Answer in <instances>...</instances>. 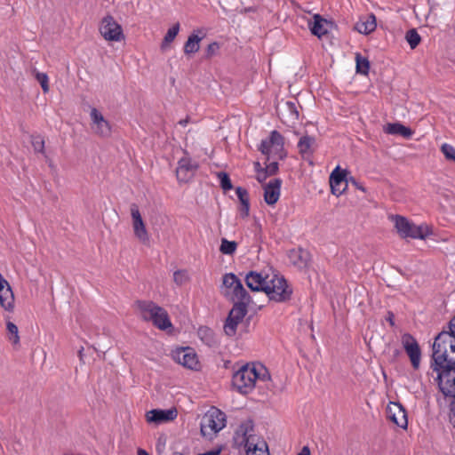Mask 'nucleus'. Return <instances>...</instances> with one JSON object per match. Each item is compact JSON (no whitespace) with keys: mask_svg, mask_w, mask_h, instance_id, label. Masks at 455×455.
Masks as SVG:
<instances>
[{"mask_svg":"<svg viewBox=\"0 0 455 455\" xmlns=\"http://www.w3.org/2000/svg\"><path fill=\"white\" fill-rule=\"evenodd\" d=\"M433 370L455 363V338L448 331H443L435 339L432 355Z\"/></svg>","mask_w":455,"mask_h":455,"instance_id":"nucleus-2","label":"nucleus"},{"mask_svg":"<svg viewBox=\"0 0 455 455\" xmlns=\"http://www.w3.org/2000/svg\"><path fill=\"white\" fill-rule=\"evenodd\" d=\"M297 455H310V450L307 446H304Z\"/></svg>","mask_w":455,"mask_h":455,"instance_id":"nucleus-50","label":"nucleus"},{"mask_svg":"<svg viewBox=\"0 0 455 455\" xmlns=\"http://www.w3.org/2000/svg\"><path fill=\"white\" fill-rule=\"evenodd\" d=\"M188 278V273L185 270H177L173 274V280L178 285H182Z\"/></svg>","mask_w":455,"mask_h":455,"instance_id":"nucleus-42","label":"nucleus"},{"mask_svg":"<svg viewBox=\"0 0 455 455\" xmlns=\"http://www.w3.org/2000/svg\"><path fill=\"white\" fill-rule=\"evenodd\" d=\"M283 145L284 140L283 135L277 131H272L267 139L262 140L259 150L263 155H271L275 154L279 156V158L283 157Z\"/></svg>","mask_w":455,"mask_h":455,"instance_id":"nucleus-11","label":"nucleus"},{"mask_svg":"<svg viewBox=\"0 0 455 455\" xmlns=\"http://www.w3.org/2000/svg\"><path fill=\"white\" fill-rule=\"evenodd\" d=\"M226 415L220 410L212 407L202 418L201 434L203 436L212 439L226 426Z\"/></svg>","mask_w":455,"mask_h":455,"instance_id":"nucleus-6","label":"nucleus"},{"mask_svg":"<svg viewBox=\"0 0 455 455\" xmlns=\"http://www.w3.org/2000/svg\"><path fill=\"white\" fill-rule=\"evenodd\" d=\"M389 219L394 222L395 228L402 238L424 239L428 235L427 228L413 224L403 216L391 215Z\"/></svg>","mask_w":455,"mask_h":455,"instance_id":"nucleus-7","label":"nucleus"},{"mask_svg":"<svg viewBox=\"0 0 455 455\" xmlns=\"http://www.w3.org/2000/svg\"><path fill=\"white\" fill-rule=\"evenodd\" d=\"M238 281L240 280L233 273H228L223 275V285L228 289H232Z\"/></svg>","mask_w":455,"mask_h":455,"instance_id":"nucleus-39","label":"nucleus"},{"mask_svg":"<svg viewBox=\"0 0 455 455\" xmlns=\"http://www.w3.org/2000/svg\"><path fill=\"white\" fill-rule=\"evenodd\" d=\"M199 339L207 346L212 347L216 344L213 331L207 326H200L197 331Z\"/></svg>","mask_w":455,"mask_h":455,"instance_id":"nucleus-29","label":"nucleus"},{"mask_svg":"<svg viewBox=\"0 0 455 455\" xmlns=\"http://www.w3.org/2000/svg\"><path fill=\"white\" fill-rule=\"evenodd\" d=\"M441 151L447 159L455 161V148L453 146L443 143L441 147Z\"/></svg>","mask_w":455,"mask_h":455,"instance_id":"nucleus-41","label":"nucleus"},{"mask_svg":"<svg viewBox=\"0 0 455 455\" xmlns=\"http://www.w3.org/2000/svg\"><path fill=\"white\" fill-rule=\"evenodd\" d=\"M356 72L362 75H368L370 70V62L367 58L363 57L360 53L355 55Z\"/></svg>","mask_w":455,"mask_h":455,"instance_id":"nucleus-32","label":"nucleus"},{"mask_svg":"<svg viewBox=\"0 0 455 455\" xmlns=\"http://www.w3.org/2000/svg\"><path fill=\"white\" fill-rule=\"evenodd\" d=\"M235 194L241 203V204H250L249 203V194L246 189L237 187L235 189Z\"/></svg>","mask_w":455,"mask_h":455,"instance_id":"nucleus-43","label":"nucleus"},{"mask_svg":"<svg viewBox=\"0 0 455 455\" xmlns=\"http://www.w3.org/2000/svg\"><path fill=\"white\" fill-rule=\"evenodd\" d=\"M286 106H287V108H288V110H289L292 115H294L296 117H298V116H299V112H298V110H297V108H296V105H295V103L291 102V101H288V102H286Z\"/></svg>","mask_w":455,"mask_h":455,"instance_id":"nucleus-46","label":"nucleus"},{"mask_svg":"<svg viewBox=\"0 0 455 455\" xmlns=\"http://www.w3.org/2000/svg\"><path fill=\"white\" fill-rule=\"evenodd\" d=\"M278 170V164L276 162H272L270 163L267 168H266V172H268L269 174H274L275 173V172Z\"/></svg>","mask_w":455,"mask_h":455,"instance_id":"nucleus-44","label":"nucleus"},{"mask_svg":"<svg viewBox=\"0 0 455 455\" xmlns=\"http://www.w3.org/2000/svg\"><path fill=\"white\" fill-rule=\"evenodd\" d=\"M387 418L397 427L405 429L408 426L407 414L399 403H391L387 410Z\"/></svg>","mask_w":455,"mask_h":455,"instance_id":"nucleus-20","label":"nucleus"},{"mask_svg":"<svg viewBox=\"0 0 455 455\" xmlns=\"http://www.w3.org/2000/svg\"><path fill=\"white\" fill-rule=\"evenodd\" d=\"M220 49V44L218 42H212L210 44H208L206 50H205V57L207 59H211L213 56H216Z\"/></svg>","mask_w":455,"mask_h":455,"instance_id":"nucleus-40","label":"nucleus"},{"mask_svg":"<svg viewBox=\"0 0 455 455\" xmlns=\"http://www.w3.org/2000/svg\"><path fill=\"white\" fill-rule=\"evenodd\" d=\"M452 397L454 398V400L452 401V403L451 404V411L453 413V415L455 416V395Z\"/></svg>","mask_w":455,"mask_h":455,"instance_id":"nucleus-51","label":"nucleus"},{"mask_svg":"<svg viewBox=\"0 0 455 455\" xmlns=\"http://www.w3.org/2000/svg\"><path fill=\"white\" fill-rule=\"evenodd\" d=\"M253 433L251 421L242 423L233 437L235 445L237 448H243L247 455H269L267 443L264 441L256 443L258 437Z\"/></svg>","mask_w":455,"mask_h":455,"instance_id":"nucleus-3","label":"nucleus"},{"mask_svg":"<svg viewBox=\"0 0 455 455\" xmlns=\"http://www.w3.org/2000/svg\"><path fill=\"white\" fill-rule=\"evenodd\" d=\"M269 274L250 271L245 275V283L252 291H264L267 288V279Z\"/></svg>","mask_w":455,"mask_h":455,"instance_id":"nucleus-21","label":"nucleus"},{"mask_svg":"<svg viewBox=\"0 0 455 455\" xmlns=\"http://www.w3.org/2000/svg\"><path fill=\"white\" fill-rule=\"evenodd\" d=\"M325 21L319 14L314 15L313 23H309L311 33L319 38L327 34V29L324 27Z\"/></svg>","mask_w":455,"mask_h":455,"instance_id":"nucleus-27","label":"nucleus"},{"mask_svg":"<svg viewBox=\"0 0 455 455\" xmlns=\"http://www.w3.org/2000/svg\"><path fill=\"white\" fill-rule=\"evenodd\" d=\"M448 331L455 338V316L450 322Z\"/></svg>","mask_w":455,"mask_h":455,"instance_id":"nucleus-49","label":"nucleus"},{"mask_svg":"<svg viewBox=\"0 0 455 455\" xmlns=\"http://www.w3.org/2000/svg\"><path fill=\"white\" fill-rule=\"evenodd\" d=\"M204 35L201 30L193 32L184 44L185 54H193L199 51L200 42L204 39Z\"/></svg>","mask_w":455,"mask_h":455,"instance_id":"nucleus-24","label":"nucleus"},{"mask_svg":"<svg viewBox=\"0 0 455 455\" xmlns=\"http://www.w3.org/2000/svg\"><path fill=\"white\" fill-rule=\"evenodd\" d=\"M251 301L234 302L228 316L224 324V331L228 336H234L239 323L243 321L247 314V307Z\"/></svg>","mask_w":455,"mask_h":455,"instance_id":"nucleus-8","label":"nucleus"},{"mask_svg":"<svg viewBox=\"0 0 455 455\" xmlns=\"http://www.w3.org/2000/svg\"><path fill=\"white\" fill-rule=\"evenodd\" d=\"M348 172L341 169L339 165L336 166L330 175V185L331 193L337 196H341L347 188Z\"/></svg>","mask_w":455,"mask_h":455,"instance_id":"nucleus-14","label":"nucleus"},{"mask_svg":"<svg viewBox=\"0 0 455 455\" xmlns=\"http://www.w3.org/2000/svg\"><path fill=\"white\" fill-rule=\"evenodd\" d=\"M281 184L280 179H274L264 187V200L268 205H274L278 201Z\"/></svg>","mask_w":455,"mask_h":455,"instance_id":"nucleus-22","label":"nucleus"},{"mask_svg":"<svg viewBox=\"0 0 455 455\" xmlns=\"http://www.w3.org/2000/svg\"><path fill=\"white\" fill-rule=\"evenodd\" d=\"M315 143V138L306 135L302 136L298 142V148L302 156L310 155L312 153L311 147Z\"/></svg>","mask_w":455,"mask_h":455,"instance_id":"nucleus-30","label":"nucleus"},{"mask_svg":"<svg viewBox=\"0 0 455 455\" xmlns=\"http://www.w3.org/2000/svg\"><path fill=\"white\" fill-rule=\"evenodd\" d=\"M31 143L36 152H44V140L40 135H35L31 137Z\"/></svg>","mask_w":455,"mask_h":455,"instance_id":"nucleus-37","label":"nucleus"},{"mask_svg":"<svg viewBox=\"0 0 455 455\" xmlns=\"http://www.w3.org/2000/svg\"><path fill=\"white\" fill-rule=\"evenodd\" d=\"M393 317H394L393 313H389L388 320H389L391 325H394Z\"/></svg>","mask_w":455,"mask_h":455,"instance_id":"nucleus-54","label":"nucleus"},{"mask_svg":"<svg viewBox=\"0 0 455 455\" xmlns=\"http://www.w3.org/2000/svg\"><path fill=\"white\" fill-rule=\"evenodd\" d=\"M270 379L267 369L261 363H246L239 368L232 378V384L240 394H250L257 381Z\"/></svg>","mask_w":455,"mask_h":455,"instance_id":"nucleus-1","label":"nucleus"},{"mask_svg":"<svg viewBox=\"0 0 455 455\" xmlns=\"http://www.w3.org/2000/svg\"><path fill=\"white\" fill-rule=\"evenodd\" d=\"M403 347L410 357L412 367L417 370L420 364L421 352L417 340L409 333L402 337Z\"/></svg>","mask_w":455,"mask_h":455,"instance_id":"nucleus-17","label":"nucleus"},{"mask_svg":"<svg viewBox=\"0 0 455 455\" xmlns=\"http://www.w3.org/2000/svg\"><path fill=\"white\" fill-rule=\"evenodd\" d=\"M188 118H186V119H182V120H180V121L179 122V124H180V125H182L183 127H185V126L188 124Z\"/></svg>","mask_w":455,"mask_h":455,"instance_id":"nucleus-52","label":"nucleus"},{"mask_svg":"<svg viewBox=\"0 0 455 455\" xmlns=\"http://www.w3.org/2000/svg\"><path fill=\"white\" fill-rule=\"evenodd\" d=\"M266 178H267V172L266 171L260 170V171L258 172L257 180L259 182H262L263 180H265Z\"/></svg>","mask_w":455,"mask_h":455,"instance_id":"nucleus-48","label":"nucleus"},{"mask_svg":"<svg viewBox=\"0 0 455 455\" xmlns=\"http://www.w3.org/2000/svg\"><path fill=\"white\" fill-rule=\"evenodd\" d=\"M0 306L8 312L14 309V294L11 285L0 273Z\"/></svg>","mask_w":455,"mask_h":455,"instance_id":"nucleus-19","label":"nucleus"},{"mask_svg":"<svg viewBox=\"0 0 455 455\" xmlns=\"http://www.w3.org/2000/svg\"><path fill=\"white\" fill-rule=\"evenodd\" d=\"M90 117L92 130L95 134L102 138H108L111 135L110 124L97 108H92L91 109Z\"/></svg>","mask_w":455,"mask_h":455,"instance_id":"nucleus-16","label":"nucleus"},{"mask_svg":"<svg viewBox=\"0 0 455 455\" xmlns=\"http://www.w3.org/2000/svg\"><path fill=\"white\" fill-rule=\"evenodd\" d=\"M231 299L234 302L251 301V296L243 286L241 281H238L235 283V285L232 288Z\"/></svg>","mask_w":455,"mask_h":455,"instance_id":"nucleus-28","label":"nucleus"},{"mask_svg":"<svg viewBox=\"0 0 455 455\" xmlns=\"http://www.w3.org/2000/svg\"><path fill=\"white\" fill-rule=\"evenodd\" d=\"M376 17L371 13L365 18L361 19L355 26V29L363 35H368L376 29Z\"/></svg>","mask_w":455,"mask_h":455,"instance_id":"nucleus-25","label":"nucleus"},{"mask_svg":"<svg viewBox=\"0 0 455 455\" xmlns=\"http://www.w3.org/2000/svg\"><path fill=\"white\" fill-rule=\"evenodd\" d=\"M136 306L143 320L151 321L160 330L172 327L168 313L164 307L150 300H138Z\"/></svg>","mask_w":455,"mask_h":455,"instance_id":"nucleus-4","label":"nucleus"},{"mask_svg":"<svg viewBox=\"0 0 455 455\" xmlns=\"http://www.w3.org/2000/svg\"><path fill=\"white\" fill-rule=\"evenodd\" d=\"M172 356L175 362L188 369L199 370L200 363L197 355L191 347H179L172 351Z\"/></svg>","mask_w":455,"mask_h":455,"instance_id":"nucleus-12","label":"nucleus"},{"mask_svg":"<svg viewBox=\"0 0 455 455\" xmlns=\"http://www.w3.org/2000/svg\"><path fill=\"white\" fill-rule=\"evenodd\" d=\"M265 293L270 300L285 302L291 299L292 289L283 275L272 272L267 279Z\"/></svg>","mask_w":455,"mask_h":455,"instance_id":"nucleus-5","label":"nucleus"},{"mask_svg":"<svg viewBox=\"0 0 455 455\" xmlns=\"http://www.w3.org/2000/svg\"><path fill=\"white\" fill-rule=\"evenodd\" d=\"M237 248V243L234 241H228L226 238L221 239L220 251L221 253L226 255H232L235 253Z\"/></svg>","mask_w":455,"mask_h":455,"instance_id":"nucleus-33","label":"nucleus"},{"mask_svg":"<svg viewBox=\"0 0 455 455\" xmlns=\"http://www.w3.org/2000/svg\"><path fill=\"white\" fill-rule=\"evenodd\" d=\"M437 372L438 387L445 396L455 395V363H450L447 367H440L434 370Z\"/></svg>","mask_w":455,"mask_h":455,"instance_id":"nucleus-9","label":"nucleus"},{"mask_svg":"<svg viewBox=\"0 0 455 455\" xmlns=\"http://www.w3.org/2000/svg\"><path fill=\"white\" fill-rule=\"evenodd\" d=\"M249 211H250V204H241L240 214L243 218H245L249 215Z\"/></svg>","mask_w":455,"mask_h":455,"instance_id":"nucleus-45","label":"nucleus"},{"mask_svg":"<svg viewBox=\"0 0 455 455\" xmlns=\"http://www.w3.org/2000/svg\"><path fill=\"white\" fill-rule=\"evenodd\" d=\"M384 131L388 134H397L403 138H410L412 135V131L410 128L399 123L387 124Z\"/></svg>","mask_w":455,"mask_h":455,"instance_id":"nucleus-26","label":"nucleus"},{"mask_svg":"<svg viewBox=\"0 0 455 455\" xmlns=\"http://www.w3.org/2000/svg\"><path fill=\"white\" fill-rule=\"evenodd\" d=\"M289 259L292 265L299 269L307 267L311 259L309 252L301 248L290 251Z\"/></svg>","mask_w":455,"mask_h":455,"instance_id":"nucleus-23","label":"nucleus"},{"mask_svg":"<svg viewBox=\"0 0 455 455\" xmlns=\"http://www.w3.org/2000/svg\"><path fill=\"white\" fill-rule=\"evenodd\" d=\"M138 455H149V454L148 453L147 451H145L143 449H139L138 450Z\"/></svg>","mask_w":455,"mask_h":455,"instance_id":"nucleus-53","label":"nucleus"},{"mask_svg":"<svg viewBox=\"0 0 455 455\" xmlns=\"http://www.w3.org/2000/svg\"><path fill=\"white\" fill-rule=\"evenodd\" d=\"M259 167V164L256 163V168Z\"/></svg>","mask_w":455,"mask_h":455,"instance_id":"nucleus-55","label":"nucleus"},{"mask_svg":"<svg viewBox=\"0 0 455 455\" xmlns=\"http://www.w3.org/2000/svg\"><path fill=\"white\" fill-rule=\"evenodd\" d=\"M131 216L135 237L141 243L148 245L150 242V236L140 212L139 207L135 204L131 205Z\"/></svg>","mask_w":455,"mask_h":455,"instance_id":"nucleus-13","label":"nucleus"},{"mask_svg":"<svg viewBox=\"0 0 455 455\" xmlns=\"http://www.w3.org/2000/svg\"><path fill=\"white\" fill-rule=\"evenodd\" d=\"M348 182H351L357 189L365 191V188L360 185L354 177H348Z\"/></svg>","mask_w":455,"mask_h":455,"instance_id":"nucleus-47","label":"nucleus"},{"mask_svg":"<svg viewBox=\"0 0 455 455\" xmlns=\"http://www.w3.org/2000/svg\"><path fill=\"white\" fill-rule=\"evenodd\" d=\"M179 30H180L179 23H176L172 28H170L168 29L166 35L164 36V42H163V46L164 44L172 43L175 39V37L177 36V35L179 33Z\"/></svg>","mask_w":455,"mask_h":455,"instance_id":"nucleus-36","label":"nucleus"},{"mask_svg":"<svg viewBox=\"0 0 455 455\" xmlns=\"http://www.w3.org/2000/svg\"><path fill=\"white\" fill-rule=\"evenodd\" d=\"M405 39L411 49H415L420 43L421 37L416 29L412 28L407 31Z\"/></svg>","mask_w":455,"mask_h":455,"instance_id":"nucleus-34","label":"nucleus"},{"mask_svg":"<svg viewBox=\"0 0 455 455\" xmlns=\"http://www.w3.org/2000/svg\"><path fill=\"white\" fill-rule=\"evenodd\" d=\"M177 415L178 412L176 409H153L146 413V419L148 423L161 425L175 419Z\"/></svg>","mask_w":455,"mask_h":455,"instance_id":"nucleus-18","label":"nucleus"},{"mask_svg":"<svg viewBox=\"0 0 455 455\" xmlns=\"http://www.w3.org/2000/svg\"><path fill=\"white\" fill-rule=\"evenodd\" d=\"M99 31L106 41L120 42L124 38L121 25L111 15H106L102 18Z\"/></svg>","mask_w":455,"mask_h":455,"instance_id":"nucleus-10","label":"nucleus"},{"mask_svg":"<svg viewBox=\"0 0 455 455\" xmlns=\"http://www.w3.org/2000/svg\"><path fill=\"white\" fill-rule=\"evenodd\" d=\"M217 177L219 178L220 185L224 191L232 189L233 185L227 172H220L217 173Z\"/></svg>","mask_w":455,"mask_h":455,"instance_id":"nucleus-35","label":"nucleus"},{"mask_svg":"<svg viewBox=\"0 0 455 455\" xmlns=\"http://www.w3.org/2000/svg\"><path fill=\"white\" fill-rule=\"evenodd\" d=\"M36 78L40 84L42 90L44 93L49 92V78L47 74L36 72Z\"/></svg>","mask_w":455,"mask_h":455,"instance_id":"nucleus-38","label":"nucleus"},{"mask_svg":"<svg viewBox=\"0 0 455 455\" xmlns=\"http://www.w3.org/2000/svg\"><path fill=\"white\" fill-rule=\"evenodd\" d=\"M6 331L8 339L13 344L18 345L20 343L19 330L15 323L8 321L6 323Z\"/></svg>","mask_w":455,"mask_h":455,"instance_id":"nucleus-31","label":"nucleus"},{"mask_svg":"<svg viewBox=\"0 0 455 455\" xmlns=\"http://www.w3.org/2000/svg\"><path fill=\"white\" fill-rule=\"evenodd\" d=\"M199 167L196 161L186 155L178 162L176 176L180 182H188L196 173Z\"/></svg>","mask_w":455,"mask_h":455,"instance_id":"nucleus-15","label":"nucleus"}]
</instances>
